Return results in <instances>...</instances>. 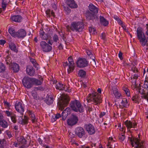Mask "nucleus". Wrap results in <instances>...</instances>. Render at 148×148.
<instances>
[{"label": "nucleus", "instance_id": "nucleus-13", "mask_svg": "<svg viewBox=\"0 0 148 148\" xmlns=\"http://www.w3.org/2000/svg\"><path fill=\"white\" fill-rule=\"evenodd\" d=\"M6 61L7 62V64H9L10 67L14 72H17L19 70V67L18 64L16 63H12L10 60H9L7 58L6 59Z\"/></svg>", "mask_w": 148, "mask_h": 148}, {"label": "nucleus", "instance_id": "nucleus-62", "mask_svg": "<svg viewBox=\"0 0 148 148\" xmlns=\"http://www.w3.org/2000/svg\"><path fill=\"white\" fill-rule=\"evenodd\" d=\"M117 22L121 26L123 24L119 19H118Z\"/></svg>", "mask_w": 148, "mask_h": 148}, {"label": "nucleus", "instance_id": "nucleus-45", "mask_svg": "<svg viewBox=\"0 0 148 148\" xmlns=\"http://www.w3.org/2000/svg\"><path fill=\"white\" fill-rule=\"evenodd\" d=\"M5 114L8 116H11L13 114L12 112H10L8 110L4 111H3Z\"/></svg>", "mask_w": 148, "mask_h": 148}, {"label": "nucleus", "instance_id": "nucleus-2", "mask_svg": "<svg viewBox=\"0 0 148 148\" xmlns=\"http://www.w3.org/2000/svg\"><path fill=\"white\" fill-rule=\"evenodd\" d=\"M15 136L16 137L17 143L14 142L13 144V147H18V148H27L28 147L27 141L25 140L24 137L22 136H18L16 133Z\"/></svg>", "mask_w": 148, "mask_h": 148}, {"label": "nucleus", "instance_id": "nucleus-7", "mask_svg": "<svg viewBox=\"0 0 148 148\" xmlns=\"http://www.w3.org/2000/svg\"><path fill=\"white\" fill-rule=\"evenodd\" d=\"M70 107L73 110L76 112H82L84 111V109L79 102L77 100H75L71 102Z\"/></svg>", "mask_w": 148, "mask_h": 148}, {"label": "nucleus", "instance_id": "nucleus-15", "mask_svg": "<svg viewBox=\"0 0 148 148\" xmlns=\"http://www.w3.org/2000/svg\"><path fill=\"white\" fill-rule=\"evenodd\" d=\"M125 124L127 129L129 130L132 128H135L137 126L136 123L134 120H127L125 122Z\"/></svg>", "mask_w": 148, "mask_h": 148}, {"label": "nucleus", "instance_id": "nucleus-21", "mask_svg": "<svg viewBox=\"0 0 148 148\" xmlns=\"http://www.w3.org/2000/svg\"><path fill=\"white\" fill-rule=\"evenodd\" d=\"M40 37L43 40H47L50 37L49 35L45 34L42 29H40L39 31Z\"/></svg>", "mask_w": 148, "mask_h": 148}, {"label": "nucleus", "instance_id": "nucleus-14", "mask_svg": "<svg viewBox=\"0 0 148 148\" xmlns=\"http://www.w3.org/2000/svg\"><path fill=\"white\" fill-rule=\"evenodd\" d=\"M55 87L57 89L59 90H64L68 92H69L71 91L69 88H68L66 86L63 85L60 82H58L56 84Z\"/></svg>", "mask_w": 148, "mask_h": 148}, {"label": "nucleus", "instance_id": "nucleus-44", "mask_svg": "<svg viewBox=\"0 0 148 148\" xmlns=\"http://www.w3.org/2000/svg\"><path fill=\"white\" fill-rule=\"evenodd\" d=\"M30 116L31 118L32 121L33 123H34L36 121L37 119L36 118L34 114L31 113Z\"/></svg>", "mask_w": 148, "mask_h": 148}, {"label": "nucleus", "instance_id": "nucleus-48", "mask_svg": "<svg viewBox=\"0 0 148 148\" xmlns=\"http://www.w3.org/2000/svg\"><path fill=\"white\" fill-rule=\"evenodd\" d=\"M32 95L34 98L35 99H37L38 98V96L37 93L35 90L33 91L32 92Z\"/></svg>", "mask_w": 148, "mask_h": 148}, {"label": "nucleus", "instance_id": "nucleus-9", "mask_svg": "<svg viewBox=\"0 0 148 148\" xmlns=\"http://www.w3.org/2000/svg\"><path fill=\"white\" fill-rule=\"evenodd\" d=\"M68 60L69 61V64L67 62H66L63 63V65L64 66H67L69 68L67 69V71L69 73L72 72L74 68V63L73 59L71 56L69 57L68 58Z\"/></svg>", "mask_w": 148, "mask_h": 148}, {"label": "nucleus", "instance_id": "nucleus-42", "mask_svg": "<svg viewBox=\"0 0 148 148\" xmlns=\"http://www.w3.org/2000/svg\"><path fill=\"white\" fill-rule=\"evenodd\" d=\"M89 31L91 34H95L97 33L95 29L92 27L89 28Z\"/></svg>", "mask_w": 148, "mask_h": 148}, {"label": "nucleus", "instance_id": "nucleus-50", "mask_svg": "<svg viewBox=\"0 0 148 148\" xmlns=\"http://www.w3.org/2000/svg\"><path fill=\"white\" fill-rule=\"evenodd\" d=\"M11 119L12 122L14 123H15L16 122V115L14 114H13L11 116Z\"/></svg>", "mask_w": 148, "mask_h": 148}, {"label": "nucleus", "instance_id": "nucleus-54", "mask_svg": "<svg viewBox=\"0 0 148 148\" xmlns=\"http://www.w3.org/2000/svg\"><path fill=\"white\" fill-rule=\"evenodd\" d=\"M145 34L147 36H148V24H147L145 26Z\"/></svg>", "mask_w": 148, "mask_h": 148}, {"label": "nucleus", "instance_id": "nucleus-47", "mask_svg": "<svg viewBox=\"0 0 148 148\" xmlns=\"http://www.w3.org/2000/svg\"><path fill=\"white\" fill-rule=\"evenodd\" d=\"M143 88L147 90H148V82L145 81L143 86Z\"/></svg>", "mask_w": 148, "mask_h": 148}, {"label": "nucleus", "instance_id": "nucleus-60", "mask_svg": "<svg viewBox=\"0 0 148 148\" xmlns=\"http://www.w3.org/2000/svg\"><path fill=\"white\" fill-rule=\"evenodd\" d=\"M119 138L121 141H123L125 139V136L124 135H122L120 136Z\"/></svg>", "mask_w": 148, "mask_h": 148}, {"label": "nucleus", "instance_id": "nucleus-34", "mask_svg": "<svg viewBox=\"0 0 148 148\" xmlns=\"http://www.w3.org/2000/svg\"><path fill=\"white\" fill-rule=\"evenodd\" d=\"M6 141L4 140H0V148H5L6 146Z\"/></svg>", "mask_w": 148, "mask_h": 148}, {"label": "nucleus", "instance_id": "nucleus-3", "mask_svg": "<svg viewBox=\"0 0 148 148\" xmlns=\"http://www.w3.org/2000/svg\"><path fill=\"white\" fill-rule=\"evenodd\" d=\"M143 31L142 28H138L136 31L137 36L142 46H144L146 45L148 46V37L147 38V40Z\"/></svg>", "mask_w": 148, "mask_h": 148}, {"label": "nucleus", "instance_id": "nucleus-6", "mask_svg": "<svg viewBox=\"0 0 148 148\" xmlns=\"http://www.w3.org/2000/svg\"><path fill=\"white\" fill-rule=\"evenodd\" d=\"M69 101V96L67 95H63L62 96L61 100L58 103V108L60 110H62L68 104Z\"/></svg>", "mask_w": 148, "mask_h": 148}, {"label": "nucleus", "instance_id": "nucleus-53", "mask_svg": "<svg viewBox=\"0 0 148 148\" xmlns=\"http://www.w3.org/2000/svg\"><path fill=\"white\" fill-rule=\"evenodd\" d=\"M5 133L9 138H10L12 137V135L10 132L9 131H7L5 132Z\"/></svg>", "mask_w": 148, "mask_h": 148}, {"label": "nucleus", "instance_id": "nucleus-31", "mask_svg": "<svg viewBox=\"0 0 148 148\" xmlns=\"http://www.w3.org/2000/svg\"><path fill=\"white\" fill-rule=\"evenodd\" d=\"M53 98L51 97H48L46 98L45 100V102L48 105H50L52 104L53 102Z\"/></svg>", "mask_w": 148, "mask_h": 148}, {"label": "nucleus", "instance_id": "nucleus-57", "mask_svg": "<svg viewBox=\"0 0 148 148\" xmlns=\"http://www.w3.org/2000/svg\"><path fill=\"white\" fill-rule=\"evenodd\" d=\"M72 0H66V3L69 7L71 4Z\"/></svg>", "mask_w": 148, "mask_h": 148}, {"label": "nucleus", "instance_id": "nucleus-64", "mask_svg": "<svg viewBox=\"0 0 148 148\" xmlns=\"http://www.w3.org/2000/svg\"><path fill=\"white\" fill-rule=\"evenodd\" d=\"M132 70L133 72L135 73L136 72H137L138 71L137 68H136V67L134 66L132 69Z\"/></svg>", "mask_w": 148, "mask_h": 148}, {"label": "nucleus", "instance_id": "nucleus-40", "mask_svg": "<svg viewBox=\"0 0 148 148\" xmlns=\"http://www.w3.org/2000/svg\"><path fill=\"white\" fill-rule=\"evenodd\" d=\"M30 60L34 66L36 68H38L39 66L38 64L37 63L36 60L33 58H30Z\"/></svg>", "mask_w": 148, "mask_h": 148}, {"label": "nucleus", "instance_id": "nucleus-11", "mask_svg": "<svg viewBox=\"0 0 148 148\" xmlns=\"http://www.w3.org/2000/svg\"><path fill=\"white\" fill-rule=\"evenodd\" d=\"M40 45L41 49L45 52H49L52 49V47L45 41H41L40 42Z\"/></svg>", "mask_w": 148, "mask_h": 148}, {"label": "nucleus", "instance_id": "nucleus-63", "mask_svg": "<svg viewBox=\"0 0 148 148\" xmlns=\"http://www.w3.org/2000/svg\"><path fill=\"white\" fill-rule=\"evenodd\" d=\"M101 38L102 39L104 40L105 38V34L102 33L101 35Z\"/></svg>", "mask_w": 148, "mask_h": 148}, {"label": "nucleus", "instance_id": "nucleus-61", "mask_svg": "<svg viewBox=\"0 0 148 148\" xmlns=\"http://www.w3.org/2000/svg\"><path fill=\"white\" fill-rule=\"evenodd\" d=\"M124 91L125 92L126 94L128 97L130 96V95L129 89H126L125 90V91Z\"/></svg>", "mask_w": 148, "mask_h": 148}, {"label": "nucleus", "instance_id": "nucleus-33", "mask_svg": "<svg viewBox=\"0 0 148 148\" xmlns=\"http://www.w3.org/2000/svg\"><path fill=\"white\" fill-rule=\"evenodd\" d=\"M33 85L34 84L36 85H39L42 84V82L40 80L32 78Z\"/></svg>", "mask_w": 148, "mask_h": 148}, {"label": "nucleus", "instance_id": "nucleus-43", "mask_svg": "<svg viewBox=\"0 0 148 148\" xmlns=\"http://www.w3.org/2000/svg\"><path fill=\"white\" fill-rule=\"evenodd\" d=\"M7 4L5 0H2L1 1V6L3 10H5L6 8Z\"/></svg>", "mask_w": 148, "mask_h": 148}, {"label": "nucleus", "instance_id": "nucleus-41", "mask_svg": "<svg viewBox=\"0 0 148 148\" xmlns=\"http://www.w3.org/2000/svg\"><path fill=\"white\" fill-rule=\"evenodd\" d=\"M113 93L116 97L119 98L121 96V94L118 92L117 89L114 90Z\"/></svg>", "mask_w": 148, "mask_h": 148}, {"label": "nucleus", "instance_id": "nucleus-49", "mask_svg": "<svg viewBox=\"0 0 148 148\" xmlns=\"http://www.w3.org/2000/svg\"><path fill=\"white\" fill-rule=\"evenodd\" d=\"M28 118L26 116H25L24 119L22 120L21 123L22 124H25L27 123L28 121Z\"/></svg>", "mask_w": 148, "mask_h": 148}, {"label": "nucleus", "instance_id": "nucleus-18", "mask_svg": "<svg viewBox=\"0 0 148 148\" xmlns=\"http://www.w3.org/2000/svg\"><path fill=\"white\" fill-rule=\"evenodd\" d=\"M86 130L90 134H93L95 133V129L94 126L91 124L86 125L85 126Z\"/></svg>", "mask_w": 148, "mask_h": 148}, {"label": "nucleus", "instance_id": "nucleus-37", "mask_svg": "<svg viewBox=\"0 0 148 148\" xmlns=\"http://www.w3.org/2000/svg\"><path fill=\"white\" fill-rule=\"evenodd\" d=\"M0 125H1L2 127L4 128H6L8 126V123L5 121L3 119L2 121L0 122Z\"/></svg>", "mask_w": 148, "mask_h": 148}, {"label": "nucleus", "instance_id": "nucleus-26", "mask_svg": "<svg viewBox=\"0 0 148 148\" xmlns=\"http://www.w3.org/2000/svg\"><path fill=\"white\" fill-rule=\"evenodd\" d=\"M11 20L15 22H21L22 20V17L20 15H14L11 17Z\"/></svg>", "mask_w": 148, "mask_h": 148}, {"label": "nucleus", "instance_id": "nucleus-56", "mask_svg": "<svg viewBox=\"0 0 148 148\" xmlns=\"http://www.w3.org/2000/svg\"><path fill=\"white\" fill-rule=\"evenodd\" d=\"M118 127H120L119 130L120 131H122L123 133H125V131L123 128H121V124L120 123L118 125Z\"/></svg>", "mask_w": 148, "mask_h": 148}, {"label": "nucleus", "instance_id": "nucleus-27", "mask_svg": "<svg viewBox=\"0 0 148 148\" xmlns=\"http://www.w3.org/2000/svg\"><path fill=\"white\" fill-rule=\"evenodd\" d=\"M129 104L127 100L125 98H123L121 102L120 107L121 108L124 107L127 108Z\"/></svg>", "mask_w": 148, "mask_h": 148}, {"label": "nucleus", "instance_id": "nucleus-22", "mask_svg": "<svg viewBox=\"0 0 148 148\" xmlns=\"http://www.w3.org/2000/svg\"><path fill=\"white\" fill-rule=\"evenodd\" d=\"M71 110L69 108H67L62 113V115L63 120H65L67 116L70 114Z\"/></svg>", "mask_w": 148, "mask_h": 148}, {"label": "nucleus", "instance_id": "nucleus-39", "mask_svg": "<svg viewBox=\"0 0 148 148\" xmlns=\"http://www.w3.org/2000/svg\"><path fill=\"white\" fill-rule=\"evenodd\" d=\"M86 52L88 56L90 57V58L92 59L94 62H95V60L94 59V57L93 55L92 54L90 51L89 50H86Z\"/></svg>", "mask_w": 148, "mask_h": 148}, {"label": "nucleus", "instance_id": "nucleus-20", "mask_svg": "<svg viewBox=\"0 0 148 148\" xmlns=\"http://www.w3.org/2000/svg\"><path fill=\"white\" fill-rule=\"evenodd\" d=\"M77 117L75 116H73L67 120V123L69 125L72 126L76 124L78 121Z\"/></svg>", "mask_w": 148, "mask_h": 148}, {"label": "nucleus", "instance_id": "nucleus-28", "mask_svg": "<svg viewBox=\"0 0 148 148\" xmlns=\"http://www.w3.org/2000/svg\"><path fill=\"white\" fill-rule=\"evenodd\" d=\"M100 23L104 26H106L108 24V21H107L103 17L100 16Z\"/></svg>", "mask_w": 148, "mask_h": 148}, {"label": "nucleus", "instance_id": "nucleus-12", "mask_svg": "<svg viewBox=\"0 0 148 148\" xmlns=\"http://www.w3.org/2000/svg\"><path fill=\"white\" fill-rule=\"evenodd\" d=\"M76 64L77 67L82 68L87 66L88 62L85 58H79Z\"/></svg>", "mask_w": 148, "mask_h": 148}, {"label": "nucleus", "instance_id": "nucleus-36", "mask_svg": "<svg viewBox=\"0 0 148 148\" xmlns=\"http://www.w3.org/2000/svg\"><path fill=\"white\" fill-rule=\"evenodd\" d=\"M114 140H113V139L112 137H109V139L108 140V143L107 145V148H113L111 147V142H114Z\"/></svg>", "mask_w": 148, "mask_h": 148}, {"label": "nucleus", "instance_id": "nucleus-52", "mask_svg": "<svg viewBox=\"0 0 148 148\" xmlns=\"http://www.w3.org/2000/svg\"><path fill=\"white\" fill-rule=\"evenodd\" d=\"M141 97L142 98L146 100L148 102V92L146 94H143Z\"/></svg>", "mask_w": 148, "mask_h": 148}, {"label": "nucleus", "instance_id": "nucleus-19", "mask_svg": "<svg viewBox=\"0 0 148 148\" xmlns=\"http://www.w3.org/2000/svg\"><path fill=\"white\" fill-rule=\"evenodd\" d=\"M75 134L80 138H82L85 134L84 129L81 127L76 128L75 130Z\"/></svg>", "mask_w": 148, "mask_h": 148}, {"label": "nucleus", "instance_id": "nucleus-24", "mask_svg": "<svg viewBox=\"0 0 148 148\" xmlns=\"http://www.w3.org/2000/svg\"><path fill=\"white\" fill-rule=\"evenodd\" d=\"M52 8L53 10H52L51 11L50 9H47L46 11V14L49 16H50L51 15L54 17L55 16V14L53 12V10H55L57 9L56 5L55 4H52Z\"/></svg>", "mask_w": 148, "mask_h": 148}, {"label": "nucleus", "instance_id": "nucleus-55", "mask_svg": "<svg viewBox=\"0 0 148 148\" xmlns=\"http://www.w3.org/2000/svg\"><path fill=\"white\" fill-rule=\"evenodd\" d=\"M53 40L56 42H57L58 40V38L57 35H55L53 37Z\"/></svg>", "mask_w": 148, "mask_h": 148}, {"label": "nucleus", "instance_id": "nucleus-23", "mask_svg": "<svg viewBox=\"0 0 148 148\" xmlns=\"http://www.w3.org/2000/svg\"><path fill=\"white\" fill-rule=\"evenodd\" d=\"M26 35V33L25 30L23 29H21L16 32V37L18 38H23Z\"/></svg>", "mask_w": 148, "mask_h": 148}, {"label": "nucleus", "instance_id": "nucleus-32", "mask_svg": "<svg viewBox=\"0 0 148 148\" xmlns=\"http://www.w3.org/2000/svg\"><path fill=\"white\" fill-rule=\"evenodd\" d=\"M9 46L10 48L12 50L16 53L18 52V50L16 47L15 45L14 44L11 43L9 44Z\"/></svg>", "mask_w": 148, "mask_h": 148}, {"label": "nucleus", "instance_id": "nucleus-10", "mask_svg": "<svg viewBox=\"0 0 148 148\" xmlns=\"http://www.w3.org/2000/svg\"><path fill=\"white\" fill-rule=\"evenodd\" d=\"M22 83L25 87L30 88L33 85L32 78L25 77L23 79Z\"/></svg>", "mask_w": 148, "mask_h": 148}, {"label": "nucleus", "instance_id": "nucleus-29", "mask_svg": "<svg viewBox=\"0 0 148 148\" xmlns=\"http://www.w3.org/2000/svg\"><path fill=\"white\" fill-rule=\"evenodd\" d=\"M9 33L13 37H16V32L15 29L13 27H10L8 29Z\"/></svg>", "mask_w": 148, "mask_h": 148}, {"label": "nucleus", "instance_id": "nucleus-16", "mask_svg": "<svg viewBox=\"0 0 148 148\" xmlns=\"http://www.w3.org/2000/svg\"><path fill=\"white\" fill-rule=\"evenodd\" d=\"M138 77V75L136 74H135L129 78V80L132 84V87L133 89H135L136 87V81Z\"/></svg>", "mask_w": 148, "mask_h": 148}, {"label": "nucleus", "instance_id": "nucleus-58", "mask_svg": "<svg viewBox=\"0 0 148 148\" xmlns=\"http://www.w3.org/2000/svg\"><path fill=\"white\" fill-rule=\"evenodd\" d=\"M4 105L6 107H9L10 106V104L7 101H5L4 103Z\"/></svg>", "mask_w": 148, "mask_h": 148}, {"label": "nucleus", "instance_id": "nucleus-46", "mask_svg": "<svg viewBox=\"0 0 148 148\" xmlns=\"http://www.w3.org/2000/svg\"><path fill=\"white\" fill-rule=\"evenodd\" d=\"M69 7L71 8H75L77 7V5L75 2L74 1L72 0L71 3V4L69 6Z\"/></svg>", "mask_w": 148, "mask_h": 148}, {"label": "nucleus", "instance_id": "nucleus-17", "mask_svg": "<svg viewBox=\"0 0 148 148\" xmlns=\"http://www.w3.org/2000/svg\"><path fill=\"white\" fill-rule=\"evenodd\" d=\"M15 107L16 111L22 114L24 111V108L21 102L17 101L15 105Z\"/></svg>", "mask_w": 148, "mask_h": 148}, {"label": "nucleus", "instance_id": "nucleus-59", "mask_svg": "<svg viewBox=\"0 0 148 148\" xmlns=\"http://www.w3.org/2000/svg\"><path fill=\"white\" fill-rule=\"evenodd\" d=\"M6 42V41L3 40H0V44L1 45H3Z\"/></svg>", "mask_w": 148, "mask_h": 148}, {"label": "nucleus", "instance_id": "nucleus-30", "mask_svg": "<svg viewBox=\"0 0 148 148\" xmlns=\"http://www.w3.org/2000/svg\"><path fill=\"white\" fill-rule=\"evenodd\" d=\"M141 99L139 95H135L133 96L132 98V100L134 102L138 103L140 101Z\"/></svg>", "mask_w": 148, "mask_h": 148}, {"label": "nucleus", "instance_id": "nucleus-35", "mask_svg": "<svg viewBox=\"0 0 148 148\" xmlns=\"http://www.w3.org/2000/svg\"><path fill=\"white\" fill-rule=\"evenodd\" d=\"M6 69L5 65L3 63L0 62V73H3Z\"/></svg>", "mask_w": 148, "mask_h": 148}, {"label": "nucleus", "instance_id": "nucleus-25", "mask_svg": "<svg viewBox=\"0 0 148 148\" xmlns=\"http://www.w3.org/2000/svg\"><path fill=\"white\" fill-rule=\"evenodd\" d=\"M26 72L27 74L31 76H34L35 74V70L33 67L29 65L27 66Z\"/></svg>", "mask_w": 148, "mask_h": 148}, {"label": "nucleus", "instance_id": "nucleus-4", "mask_svg": "<svg viewBox=\"0 0 148 148\" xmlns=\"http://www.w3.org/2000/svg\"><path fill=\"white\" fill-rule=\"evenodd\" d=\"M88 7L90 12L88 13L86 15L87 18L88 20H92L95 19H98V18L96 16V14L98 12V8L92 4H90Z\"/></svg>", "mask_w": 148, "mask_h": 148}, {"label": "nucleus", "instance_id": "nucleus-1", "mask_svg": "<svg viewBox=\"0 0 148 148\" xmlns=\"http://www.w3.org/2000/svg\"><path fill=\"white\" fill-rule=\"evenodd\" d=\"M84 24L81 22L75 21L72 22L70 26H66L67 30L69 32L71 31L75 32L82 31L83 28Z\"/></svg>", "mask_w": 148, "mask_h": 148}, {"label": "nucleus", "instance_id": "nucleus-38", "mask_svg": "<svg viewBox=\"0 0 148 148\" xmlns=\"http://www.w3.org/2000/svg\"><path fill=\"white\" fill-rule=\"evenodd\" d=\"M86 72L82 70H80L78 73L79 76L82 77H84L86 76Z\"/></svg>", "mask_w": 148, "mask_h": 148}, {"label": "nucleus", "instance_id": "nucleus-5", "mask_svg": "<svg viewBox=\"0 0 148 148\" xmlns=\"http://www.w3.org/2000/svg\"><path fill=\"white\" fill-rule=\"evenodd\" d=\"M86 100L88 102H92L95 105L100 103L102 101L100 96L96 92H94L92 94H89Z\"/></svg>", "mask_w": 148, "mask_h": 148}, {"label": "nucleus", "instance_id": "nucleus-8", "mask_svg": "<svg viewBox=\"0 0 148 148\" xmlns=\"http://www.w3.org/2000/svg\"><path fill=\"white\" fill-rule=\"evenodd\" d=\"M130 141L131 145L134 148H144V142H140L139 139L137 138H131Z\"/></svg>", "mask_w": 148, "mask_h": 148}, {"label": "nucleus", "instance_id": "nucleus-51", "mask_svg": "<svg viewBox=\"0 0 148 148\" xmlns=\"http://www.w3.org/2000/svg\"><path fill=\"white\" fill-rule=\"evenodd\" d=\"M61 116V115L60 113H57L56 115L55 116L54 118L53 117V121H55L57 119L60 118Z\"/></svg>", "mask_w": 148, "mask_h": 148}]
</instances>
